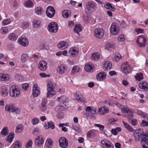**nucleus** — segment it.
Here are the masks:
<instances>
[{"label":"nucleus","mask_w":148,"mask_h":148,"mask_svg":"<svg viewBox=\"0 0 148 148\" xmlns=\"http://www.w3.org/2000/svg\"><path fill=\"white\" fill-rule=\"evenodd\" d=\"M46 14L49 17H53L55 14V11L53 7L51 6H49L46 9Z\"/></svg>","instance_id":"nucleus-12"},{"label":"nucleus","mask_w":148,"mask_h":148,"mask_svg":"<svg viewBox=\"0 0 148 148\" xmlns=\"http://www.w3.org/2000/svg\"><path fill=\"white\" fill-rule=\"evenodd\" d=\"M96 5L95 2L93 1H90L87 3L85 12L87 13H89L91 10V9H94L96 8Z\"/></svg>","instance_id":"nucleus-4"},{"label":"nucleus","mask_w":148,"mask_h":148,"mask_svg":"<svg viewBox=\"0 0 148 148\" xmlns=\"http://www.w3.org/2000/svg\"><path fill=\"white\" fill-rule=\"evenodd\" d=\"M143 134V131L142 129L136 130L134 132L135 140L136 141H139L140 140V138H141Z\"/></svg>","instance_id":"nucleus-11"},{"label":"nucleus","mask_w":148,"mask_h":148,"mask_svg":"<svg viewBox=\"0 0 148 148\" xmlns=\"http://www.w3.org/2000/svg\"><path fill=\"white\" fill-rule=\"evenodd\" d=\"M47 102V101L46 99H44L42 100L41 105L39 107L40 110L41 112H45L46 110Z\"/></svg>","instance_id":"nucleus-23"},{"label":"nucleus","mask_w":148,"mask_h":148,"mask_svg":"<svg viewBox=\"0 0 148 148\" xmlns=\"http://www.w3.org/2000/svg\"><path fill=\"white\" fill-rule=\"evenodd\" d=\"M21 59L22 63H25L30 60L29 57L26 53H23L21 56Z\"/></svg>","instance_id":"nucleus-29"},{"label":"nucleus","mask_w":148,"mask_h":148,"mask_svg":"<svg viewBox=\"0 0 148 148\" xmlns=\"http://www.w3.org/2000/svg\"><path fill=\"white\" fill-rule=\"evenodd\" d=\"M122 71L124 73L127 74L131 72L132 69L130 65L127 62L123 63L121 66Z\"/></svg>","instance_id":"nucleus-10"},{"label":"nucleus","mask_w":148,"mask_h":148,"mask_svg":"<svg viewBox=\"0 0 148 148\" xmlns=\"http://www.w3.org/2000/svg\"><path fill=\"white\" fill-rule=\"evenodd\" d=\"M8 37L10 40L13 41L16 40L17 38V37L13 33H10Z\"/></svg>","instance_id":"nucleus-49"},{"label":"nucleus","mask_w":148,"mask_h":148,"mask_svg":"<svg viewBox=\"0 0 148 148\" xmlns=\"http://www.w3.org/2000/svg\"><path fill=\"white\" fill-rule=\"evenodd\" d=\"M60 146L62 148H66L68 145V142L67 139L64 137L60 138L59 140Z\"/></svg>","instance_id":"nucleus-16"},{"label":"nucleus","mask_w":148,"mask_h":148,"mask_svg":"<svg viewBox=\"0 0 148 148\" xmlns=\"http://www.w3.org/2000/svg\"><path fill=\"white\" fill-rule=\"evenodd\" d=\"M39 121L40 120L38 118H34L32 120L31 123L33 125H35L38 124Z\"/></svg>","instance_id":"nucleus-55"},{"label":"nucleus","mask_w":148,"mask_h":148,"mask_svg":"<svg viewBox=\"0 0 148 148\" xmlns=\"http://www.w3.org/2000/svg\"><path fill=\"white\" fill-rule=\"evenodd\" d=\"M106 77V74L103 72H99L96 75L97 80L99 81H101L105 79Z\"/></svg>","instance_id":"nucleus-24"},{"label":"nucleus","mask_w":148,"mask_h":148,"mask_svg":"<svg viewBox=\"0 0 148 148\" xmlns=\"http://www.w3.org/2000/svg\"><path fill=\"white\" fill-rule=\"evenodd\" d=\"M9 132L8 127H3L1 130L0 134L3 136H6L8 134Z\"/></svg>","instance_id":"nucleus-46"},{"label":"nucleus","mask_w":148,"mask_h":148,"mask_svg":"<svg viewBox=\"0 0 148 148\" xmlns=\"http://www.w3.org/2000/svg\"><path fill=\"white\" fill-rule=\"evenodd\" d=\"M125 38L123 34L120 35L118 38V41L119 42H123L125 40Z\"/></svg>","instance_id":"nucleus-54"},{"label":"nucleus","mask_w":148,"mask_h":148,"mask_svg":"<svg viewBox=\"0 0 148 148\" xmlns=\"http://www.w3.org/2000/svg\"><path fill=\"white\" fill-rule=\"evenodd\" d=\"M135 77L136 80L140 81L143 79V74L141 73H137Z\"/></svg>","instance_id":"nucleus-51"},{"label":"nucleus","mask_w":148,"mask_h":148,"mask_svg":"<svg viewBox=\"0 0 148 148\" xmlns=\"http://www.w3.org/2000/svg\"><path fill=\"white\" fill-rule=\"evenodd\" d=\"M74 99L79 101L85 103L86 102V101L85 98L79 93H76L74 94Z\"/></svg>","instance_id":"nucleus-18"},{"label":"nucleus","mask_w":148,"mask_h":148,"mask_svg":"<svg viewBox=\"0 0 148 148\" xmlns=\"http://www.w3.org/2000/svg\"><path fill=\"white\" fill-rule=\"evenodd\" d=\"M73 128L74 130L78 132H81V130L80 128L76 125H73Z\"/></svg>","instance_id":"nucleus-59"},{"label":"nucleus","mask_w":148,"mask_h":148,"mask_svg":"<svg viewBox=\"0 0 148 148\" xmlns=\"http://www.w3.org/2000/svg\"><path fill=\"white\" fill-rule=\"evenodd\" d=\"M85 71L87 72H92L94 70V67L92 64L91 63L86 64L84 67Z\"/></svg>","instance_id":"nucleus-27"},{"label":"nucleus","mask_w":148,"mask_h":148,"mask_svg":"<svg viewBox=\"0 0 148 148\" xmlns=\"http://www.w3.org/2000/svg\"><path fill=\"white\" fill-rule=\"evenodd\" d=\"M100 57V55L98 53H93L91 57V59L93 60H99Z\"/></svg>","instance_id":"nucleus-38"},{"label":"nucleus","mask_w":148,"mask_h":148,"mask_svg":"<svg viewBox=\"0 0 148 148\" xmlns=\"http://www.w3.org/2000/svg\"><path fill=\"white\" fill-rule=\"evenodd\" d=\"M8 92L9 90L6 86H1V94L3 96L5 97L7 96Z\"/></svg>","instance_id":"nucleus-28"},{"label":"nucleus","mask_w":148,"mask_h":148,"mask_svg":"<svg viewBox=\"0 0 148 148\" xmlns=\"http://www.w3.org/2000/svg\"><path fill=\"white\" fill-rule=\"evenodd\" d=\"M121 56L120 54L116 53L114 58V60L115 61H118L121 58Z\"/></svg>","instance_id":"nucleus-62"},{"label":"nucleus","mask_w":148,"mask_h":148,"mask_svg":"<svg viewBox=\"0 0 148 148\" xmlns=\"http://www.w3.org/2000/svg\"><path fill=\"white\" fill-rule=\"evenodd\" d=\"M45 140L44 136L42 135L37 136L34 139V144L38 146H40L43 145Z\"/></svg>","instance_id":"nucleus-8"},{"label":"nucleus","mask_w":148,"mask_h":148,"mask_svg":"<svg viewBox=\"0 0 148 148\" xmlns=\"http://www.w3.org/2000/svg\"><path fill=\"white\" fill-rule=\"evenodd\" d=\"M39 132V128L38 127H36L33 130L32 134L34 135H36L38 134Z\"/></svg>","instance_id":"nucleus-60"},{"label":"nucleus","mask_w":148,"mask_h":148,"mask_svg":"<svg viewBox=\"0 0 148 148\" xmlns=\"http://www.w3.org/2000/svg\"><path fill=\"white\" fill-rule=\"evenodd\" d=\"M57 99V101L62 102L65 106L66 105V103L69 101L68 98L65 96H62L60 97H58Z\"/></svg>","instance_id":"nucleus-31"},{"label":"nucleus","mask_w":148,"mask_h":148,"mask_svg":"<svg viewBox=\"0 0 148 148\" xmlns=\"http://www.w3.org/2000/svg\"><path fill=\"white\" fill-rule=\"evenodd\" d=\"M139 88L140 89L147 90L148 89V85L146 82L145 81L141 82L139 84Z\"/></svg>","instance_id":"nucleus-33"},{"label":"nucleus","mask_w":148,"mask_h":148,"mask_svg":"<svg viewBox=\"0 0 148 148\" xmlns=\"http://www.w3.org/2000/svg\"><path fill=\"white\" fill-rule=\"evenodd\" d=\"M48 30L51 33H55L57 32L58 27L56 23L52 22L48 25Z\"/></svg>","instance_id":"nucleus-9"},{"label":"nucleus","mask_w":148,"mask_h":148,"mask_svg":"<svg viewBox=\"0 0 148 148\" xmlns=\"http://www.w3.org/2000/svg\"><path fill=\"white\" fill-rule=\"evenodd\" d=\"M47 66V63L44 60L40 61L38 64V67L39 69L42 71H45Z\"/></svg>","instance_id":"nucleus-22"},{"label":"nucleus","mask_w":148,"mask_h":148,"mask_svg":"<svg viewBox=\"0 0 148 148\" xmlns=\"http://www.w3.org/2000/svg\"><path fill=\"white\" fill-rule=\"evenodd\" d=\"M25 6L28 8H32L34 7V5L32 1L28 0L25 2Z\"/></svg>","instance_id":"nucleus-47"},{"label":"nucleus","mask_w":148,"mask_h":148,"mask_svg":"<svg viewBox=\"0 0 148 148\" xmlns=\"http://www.w3.org/2000/svg\"><path fill=\"white\" fill-rule=\"evenodd\" d=\"M10 77L9 74L4 73H0V81L6 82L9 81Z\"/></svg>","instance_id":"nucleus-21"},{"label":"nucleus","mask_w":148,"mask_h":148,"mask_svg":"<svg viewBox=\"0 0 148 148\" xmlns=\"http://www.w3.org/2000/svg\"><path fill=\"white\" fill-rule=\"evenodd\" d=\"M29 86V85L27 83L23 84L22 85V89L25 90H26L28 88Z\"/></svg>","instance_id":"nucleus-64"},{"label":"nucleus","mask_w":148,"mask_h":148,"mask_svg":"<svg viewBox=\"0 0 148 148\" xmlns=\"http://www.w3.org/2000/svg\"><path fill=\"white\" fill-rule=\"evenodd\" d=\"M53 142L52 140L49 138H48L46 141L45 145L48 148H51L53 146Z\"/></svg>","instance_id":"nucleus-39"},{"label":"nucleus","mask_w":148,"mask_h":148,"mask_svg":"<svg viewBox=\"0 0 148 148\" xmlns=\"http://www.w3.org/2000/svg\"><path fill=\"white\" fill-rule=\"evenodd\" d=\"M67 68L66 65H61L57 69V71L60 74H62L66 71Z\"/></svg>","instance_id":"nucleus-26"},{"label":"nucleus","mask_w":148,"mask_h":148,"mask_svg":"<svg viewBox=\"0 0 148 148\" xmlns=\"http://www.w3.org/2000/svg\"><path fill=\"white\" fill-rule=\"evenodd\" d=\"M101 143L103 148H114L113 144L107 140H102Z\"/></svg>","instance_id":"nucleus-19"},{"label":"nucleus","mask_w":148,"mask_h":148,"mask_svg":"<svg viewBox=\"0 0 148 148\" xmlns=\"http://www.w3.org/2000/svg\"><path fill=\"white\" fill-rule=\"evenodd\" d=\"M104 7L107 9L111 10L112 11H114L115 10V8L113 7L112 5L108 2H106L104 5Z\"/></svg>","instance_id":"nucleus-40"},{"label":"nucleus","mask_w":148,"mask_h":148,"mask_svg":"<svg viewBox=\"0 0 148 148\" xmlns=\"http://www.w3.org/2000/svg\"><path fill=\"white\" fill-rule=\"evenodd\" d=\"M8 29L7 27H3L0 29L1 33L3 34H5L8 32Z\"/></svg>","instance_id":"nucleus-52"},{"label":"nucleus","mask_w":148,"mask_h":148,"mask_svg":"<svg viewBox=\"0 0 148 148\" xmlns=\"http://www.w3.org/2000/svg\"><path fill=\"white\" fill-rule=\"evenodd\" d=\"M40 91L38 85L35 84L32 87V95L34 97H37L40 95Z\"/></svg>","instance_id":"nucleus-13"},{"label":"nucleus","mask_w":148,"mask_h":148,"mask_svg":"<svg viewBox=\"0 0 148 148\" xmlns=\"http://www.w3.org/2000/svg\"><path fill=\"white\" fill-rule=\"evenodd\" d=\"M5 108V110L10 113H14L16 114H19L20 112L19 109L12 104L6 105Z\"/></svg>","instance_id":"nucleus-3"},{"label":"nucleus","mask_w":148,"mask_h":148,"mask_svg":"<svg viewBox=\"0 0 148 148\" xmlns=\"http://www.w3.org/2000/svg\"><path fill=\"white\" fill-rule=\"evenodd\" d=\"M110 31L113 35L117 34L119 31V28L118 25L116 23H112L110 27Z\"/></svg>","instance_id":"nucleus-7"},{"label":"nucleus","mask_w":148,"mask_h":148,"mask_svg":"<svg viewBox=\"0 0 148 148\" xmlns=\"http://www.w3.org/2000/svg\"><path fill=\"white\" fill-rule=\"evenodd\" d=\"M141 143H145L148 145V136L143 134L140 139Z\"/></svg>","instance_id":"nucleus-35"},{"label":"nucleus","mask_w":148,"mask_h":148,"mask_svg":"<svg viewBox=\"0 0 148 148\" xmlns=\"http://www.w3.org/2000/svg\"><path fill=\"white\" fill-rule=\"evenodd\" d=\"M123 123L124 127L129 131L132 132L134 131V129L128 124L127 123L124 121H123Z\"/></svg>","instance_id":"nucleus-43"},{"label":"nucleus","mask_w":148,"mask_h":148,"mask_svg":"<svg viewBox=\"0 0 148 148\" xmlns=\"http://www.w3.org/2000/svg\"><path fill=\"white\" fill-rule=\"evenodd\" d=\"M108 108L105 106L100 108L98 111V114L101 115H103L106 113H108Z\"/></svg>","instance_id":"nucleus-30"},{"label":"nucleus","mask_w":148,"mask_h":148,"mask_svg":"<svg viewBox=\"0 0 148 148\" xmlns=\"http://www.w3.org/2000/svg\"><path fill=\"white\" fill-rule=\"evenodd\" d=\"M65 109V108L64 109L63 106H57L55 108V110L57 112L60 110H63Z\"/></svg>","instance_id":"nucleus-63"},{"label":"nucleus","mask_w":148,"mask_h":148,"mask_svg":"<svg viewBox=\"0 0 148 148\" xmlns=\"http://www.w3.org/2000/svg\"><path fill=\"white\" fill-rule=\"evenodd\" d=\"M53 86L54 84L51 80L48 81L47 85V97L48 98L51 97L56 94V91L54 90L53 87Z\"/></svg>","instance_id":"nucleus-1"},{"label":"nucleus","mask_w":148,"mask_h":148,"mask_svg":"<svg viewBox=\"0 0 148 148\" xmlns=\"http://www.w3.org/2000/svg\"><path fill=\"white\" fill-rule=\"evenodd\" d=\"M82 26L79 24H77L75 25L74 28V31L75 33H77L79 35V32H81L82 30Z\"/></svg>","instance_id":"nucleus-34"},{"label":"nucleus","mask_w":148,"mask_h":148,"mask_svg":"<svg viewBox=\"0 0 148 148\" xmlns=\"http://www.w3.org/2000/svg\"><path fill=\"white\" fill-rule=\"evenodd\" d=\"M48 128H50L52 130H53L55 128V126L52 122H49L48 123Z\"/></svg>","instance_id":"nucleus-61"},{"label":"nucleus","mask_w":148,"mask_h":148,"mask_svg":"<svg viewBox=\"0 0 148 148\" xmlns=\"http://www.w3.org/2000/svg\"><path fill=\"white\" fill-rule=\"evenodd\" d=\"M23 129V125L21 124H19L16 126L15 131L17 133H20L22 132Z\"/></svg>","instance_id":"nucleus-48"},{"label":"nucleus","mask_w":148,"mask_h":148,"mask_svg":"<svg viewBox=\"0 0 148 148\" xmlns=\"http://www.w3.org/2000/svg\"><path fill=\"white\" fill-rule=\"evenodd\" d=\"M35 11L36 14L40 15L43 13L44 11L43 9L41 7H38L36 8Z\"/></svg>","instance_id":"nucleus-41"},{"label":"nucleus","mask_w":148,"mask_h":148,"mask_svg":"<svg viewBox=\"0 0 148 148\" xmlns=\"http://www.w3.org/2000/svg\"><path fill=\"white\" fill-rule=\"evenodd\" d=\"M20 91L17 86L13 85L10 87L9 95L11 97H16L20 95Z\"/></svg>","instance_id":"nucleus-2"},{"label":"nucleus","mask_w":148,"mask_h":148,"mask_svg":"<svg viewBox=\"0 0 148 148\" xmlns=\"http://www.w3.org/2000/svg\"><path fill=\"white\" fill-rule=\"evenodd\" d=\"M112 67V64L110 62L107 61L103 62V67L105 71H109L111 68Z\"/></svg>","instance_id":"nucleus-25"},{"label":"nucleus","mask_w":148,"mask_h":148,"mask_svg":"<svg viewBox=\"0 0 148 148\" xmlns=\"http://www.w3.org/2000/svg\"><path fill=\"white\" fill-rule=\"evenodd\" d=\"M96 135V131L95 130L89 131L87 133V136L89 138L94 137Z\"/></svg>","instance_id":"nucleus-37"},{"label":"nucleus","mask_w":148,"mask_h":148,"mask_svg":"<svg viewBox=\"0 0 148 148\" xmlns=\"http://www.w3.org/2000/svg\"><path fill=\"white\" fill-rule=\"evenodd\" d=\"M79 52L78 49L76 47H72L69 50V53L71 56L73 57H76L78 55Z\"/></svg>","instance_id":"nucleus-17"},{"label":"nucleus","mask_w":148,"mask_h":148,"mask_svg":"<svg viewBox=\"0 0 148 148\" xmlns=\"http://www.w3.org/2000/svg\"><path fill=\"white\" fill-rule=\"evenodd\" d=\"M71 11L68 10H65L62 12L63 17L65 18H67L71 16Z\"/></svg>","instance_id":"nucleus-36"},{"label":"nucleus","mask_w":148,"mask_h":148,"mask_svg":"<svg viewBox=\"0 0 148 148\" xmlns=\"http://www.w3.org/2000/svg\"><path fill=\"white\" fill-rule=\"evenodd\" d=\"M121 110L123 113L127 114V115H124V117H128L130 119L132 118L134 113V110L132 109H129L127 106H124L121 107Z\"/></svg>","instance_id":"nucleus-5"},{"label":"nucleus","mask_w":148,"mask_h":148,"mask_svg":"<svg viewBox=\"0 0 148 148\" xmlns=\"http://www.w3.org/2000/svg\"><path fill=\"white\" fill-rule=\"evenodd\" d=\"M136 113L137 115L142 117H145L146 116V113L140 110H138Z\"/></svg>","instance_id":"nucleus-56"},{"label":"nucleus","mask_w":148,"mask_h":148,"mask_svg":"<svg viewBox=\"0 0 148 148\" xmlns=\"http://www.w3.org/2000/svg\"><path fill=\"white\" fill-rule=\"evenodd\" d=\"M11 22V20L9 18L4 19L2 22V24L3 25H8Z\"/></svg>","instance_id":"nucleus-53"},{"label":"nucleus","mask_w":148,"mask_h":148,"mask_svg":"<svg viewBox=\"0 0 148 148\" xmlns=\"http://www.w3.org/2000/svg\"><path fill=\"white\" fill-rule=\"evenodd\" d=\"M80 71V68L78 66L75 65L73 66L71 70V73L74 74L75 73L78 72Z\"/></svg>","instance_id":"nucleus-44"},{"label":"nucleus","mask_w":148,"mask_h":148,"mask_svg":"<svg viewBox=\"0 0 148 148\" xmlns=\"http://www.w3.org/2000/svg\"><path fill=\"white\" fill-rule=\"evenodd\" d=\"M19 43L24 47L27 46L29 44L28 39L24 36L19 37L18 39Z\"/></svg>","instance_id":"nucleus-14"},{"label":"nucleus","mask_w":148,"mask_h":148,"mask_svg":"<svg viewBox=\"0 0 148 148\" xmlns=\"http://www.w3.org/2000/svg\"><path fill=\"white\" fill-rule=\"evenodd\" d=\"M68 43L64 41H60L57 44V47L61 50H64L67 48L68 47Z\"/></svg>","instance_id":"nucleus-20"},{"label":"nucleus","mask_w":148,"mask_h":148,"mask_svg":"<svg viewBox=\"0 0 148 148\" xmlns=\"http://www.w3.org/2000/svg\"><path fill=\"white\" fill-rule=\"evenodd\" d=\"M12 146L13 148H21V143L19 141H16Z\"/></svg>","instance_id":"nucleus-50"},{"label":"nucleus","mask_w":148,"mask_h":148,"mask_svg":"<svg viewBox=\"0 0 148 148\" xmlns=\"http://www.w3.org/2000/svg\"><path fill=\"white\" fill-rule=\"evenodd\" d=\"M33 143V142L32 140L30 139L28 140L26 143V147L27 148H28L29 147H31L32 146Z\"/></svg>","instance_id":"nucleus-58"},{"label":"nucleus","mask_w":148,"mask_h":148,"mask_svg":"<svg viewBox=\"0 0 148 148\" xmlns=\"http://www.w3.org/2000/svg\"><path fill=\"white\" fill-rule=\"evenodd\" d=\"M94 33L96 37L101 38L104 35V31L101 28H97L95 30Z\"/></svg>","instance_id":"nucleus-15"},{"label":"nucleus","mask_w":148,"mask_h":148,"mask_svg":"<svg viewBox=\"0 0 148 148\" xmlns=\"http://www.w3.org/2000/svg\"><path fill=\"white\" fill-rule=\"evenodd\" d=\"M105 48L109 50L111 49L114 48H115V46L113 43L108 42L105 45Z\"/></svg>","instance_id":"nucleus-42"},{"label":"nucleus","mask_w":148,"mask_h":148,"mask_svg":"<svg viewBox=\"0 0 148 148\" xmlns=\"http://www.w3.org/2000/svg\"><path fill=\"white\" fill-rule=\"evenodd\" d=\"M136 41L137 45L139 47H144L146 46V39L145 37L143 35L138 36Z\"/></svg>","instance_id":"nucleus-6"},{"label":"nucleus","mask_w":148,"mask_h":148,"mask_svg":"<svg viewBox=\"0 0 148 148\" xmlns=\"http://www.w3.org/2000/svg\"><path fill=\"white\" fill-rule=\"evenodd\" d=\"M15 78L18 80L20 81H22L23 79V77L21 74L17 73L15 75Z\"/></svg>","instance_id":"nucleus-57"},{"label":"nucleus","mask_w":148,"mask_h":148,"mask_svg":"<svg viewBox=\"0 0 148 148\" xmlns=\"http://www.w3.org/2000/svg\"><path fill=\"white\" fill-rule=\"evenodd\" d=\"M14 137V134L12 133L7 137L5 139L6 142L9 143L8 146H9L10 143L12 142Z\"/></svg>","instance_id":"nucleus-32"},{"label":"nucleus","mask_w":148,"mask_h":148,"mask_svg":"<svg viewBox=\"0 0 148 148\" xmlns=\"http://www.w3.org/2000/svg\"><path fill=\"white\" fill-rule=\"evenodd\" d=\"M33 25L34 27L38 28L40 26L41 22L39 20L35 19L33 21Z\"/></svg>","instance_id":"nucleus-45"}]
</instances>
